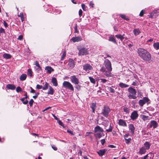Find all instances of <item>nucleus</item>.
I'll list each match as a JSON object with an SVG mask.
<instances>
[{"instance_id": "nucleus-1", "label": "nucleus", "mask_w": 159, "mask_h": 159, "mask_svg": "<svg viewBox=\"0 0 159 159\" xmlns=\"http://www.w3.org/2000/svg\"><path fill=\"white\" fill-rule=\"evenodd\" d=\"M103 66L101 68V70L102 72H104V75L108 77H111L113 75L111 74V71L112 68L111 63L110 61L108 59L105 60Z\"/></svg>"}, {"instance_id": "nucleus-2", "label": "nucleus", "mask_w": 159, "mask_h": 159, "mask_svg": "<svg viewBox=\"0 0 159 159\" xmlns=\"http://www.w3.org/2000/svg\"><path fill=\"white\" fill-rule=\"evenodd\" d=\"M137 52L139 55L143 60L148 61L151 60V55L147 50L139 48L138 49Z\"/></svg>"}, {"instance_id": "nucleus-3", "label": "nucleus", "mask_w": 159, "mask_h": 159, "mask_svg": "<svg viewBox=\"0 0 159 159\" xmlns=\"http://www.w3.org/2000/svg\"><path fill=\"white\" fill-rule=\"evenodd\" d=\"M94 131L95 137L99 139L102 136L101 133L103 131V130L99 126H97L95 128Z\"/></svg>"}, {"instance_id": "nucleus-4", "label": "nucleus", "mask_w": 159, "mask_h": 159, "mask_svg": "<svg viewBox=\"0 0 159 159\" xmlns=\"http://www.w3.org/2000/svg\"><path fill=\"white\" fill-rule=\"evenodd\" d=\"M111 111V109L108 106L104 107L102 110L101 114L105 117H107L109 116V114Z\"/></svg>"}, {"instance_id": "nucleus-5", "label": "nucleus", "mask_w": 159, "mask_h": 159, "mask_svg": "<svg viewBox=\"0 0 159 159\" xmlns=\"http://www.w3.org/2000/svg\"><path fill=\"white\" fill-rule=\"evenodd\" d=\"M63 86L65 88L73 91L74 88L72 85L69 82L65 81L63 83Z\"/></svg>"}, {"instance_id": "nucleus-6", "label": "nucleus", "mask_w": 159, "mask_h": 159, "mask_svg": "<svg viewBox=\"0 0 159 159\" xmlns=\"http://www.w3.org/2000/svg\"><path fill=\"white\" fill-rule=\"evenodd\" d=\"M79 52L78 54L79 56L86 55L89 54L87 49L85 48H82L78 49Z\"/></svg>"}, {"instance_id": "nucleus-7", "label": "nucleus", "mask_w": 159, "mask_h": 159, "mask_svg": "<svg viewBox=\"0 0 159 159\" xmlns=\"http://www.w3.org/2000/svg\"><path fill=\"white\" fill-rule=\"evenodd\" d=\"M70 79L72 83L75 85L78 84L79 83V80L78 78L76 77L75 75L71 76L70 77Z\"/></svg>"}, {"instance_id": "nucleus-8", "label": "nucleus", "mask_w": 159, "mask_h": 159, "mask_svg": "<svg viewBox=\"0 0 159 159\" xmlns=\"http://www.w3.org/2000/svg\"><path fill=\"white\" fill-rule=\"evenodd\" d=\"M139 115L137 111H134L131 114L130 118L133 120H134L137 118Z\"/></svg>"}, {"instance_id": "nucleus-9", "label": "nucleus", "mask_w": 159, "mask_h": 159, "mask_svg": "<svg viewBox=\"0 0 159 159\" xmlns=\"http://www.w3.org/2000/svg\"><path fill=\"white\" fill-rule=\"evenodd\" d=\"M83 69L85 70H93L92 67L89 64H85L83 65Z\"/></svg>"}, {"instance_id": "nucleus-10", "label": "nucleus", "mask_w": 159, "mask_h": 159, "mask_svg": "<svg viewBox=\"0 0 159 159\" xmlns=\"http://www.w3.org/2000/svg\"><path fill=\"white\" fill-rule=\"evenodd\" d=\"M68 66L71 68H73L75 66L74 61V60L71 59H70L69 61V63L68 64Z\"/></svg>"}, {"instance_id": "nucleus-11", "label": "nucleus", "mask_w": 159, "mask_h": 159, "mask_svg": "<svg viewBox=\"0 0 159 159\" xmlns=\"http://www.w3.org/2000/svg\"><path fill=\"white\" fill-rule=\"evenodd\" d=\"M82 40V38L80 36L73 37L71 39V40L74 43L81 41Z\"/></svg>"}, {"instance_id": "nucleus-12", "label": "nucleus", "mask_w": 159, "mask_h": 159, "mask_svg": "<svg viewBox=\"0 0 159 159\" xmlns=\"http://www.w3.org/2000/svg\"><path fill=\"white\" fill-rule=\"evenodd\" d=\"M157 126V122L155 120H152L150 122V124L149 125L150 128H152V126L153 128H156Z\"/></svg>"}, {"instance_id": "nucleus-13", "label": "nucleus", "mask_w": 159, "mask_h": 159, "mask_svg": "<svg viewBox=\"0 0 159 159\" xmlns=\"http://www.w3.org/2000/svg\"><path fill=\"white\" fill-rule=\"evenodd\" d=\"M129 128L132 134H134L135 129V128L134 125L132 124H129Z\"/></svg>"}, {"instance_id": "nucleus-14", "label": "nucleus", "mask_w": 159, "mask_h": 159, "mask_svg": "<svg viewBox=\"0 0 159 159\" xmlns=\"http://www.w3.org/2000/svg\"><path fill=\"white\" fill-rule=\"evenodd\" d=\"M128 91L130 93L129 94H136V91L135 89L132 88H129Z\"/></svg>"}, {"instance_id": "nucleus-15", "label": "nucleus", "mask_w": 159, "mask_h": 159, "mask_svg": "<svg viewBox=\"0 0 159 159\" xmlns=\"http://www.w3.org/2000/svg\"><path fill=\"white\" fill-rule=\"evenodd\" d=\"M45 70H47V73L51 74L52 71H53L54 69L51 66H47L45 67Z\"/></svg>"}, {"instance_id": "nucleus-16", "label": "nucleus", "mask_w": 159, "mask_h": 159, "mask_svg": "<svg viewBox=\"0 0 159 159\" xmlns=\"http://www.w3.org/2000/svg\"><path fill=\"white\" fill-rule=\"evenodd\" d=\"M118 124L120 126H126L127 124L126 122L122 119H120L119 120Z\"/></svg>"}, {"instance_id": "nucleus-17", "label": "nucleus", "mask_w": 159, "mask_h": 159, "mask_svg": "<svg viewBox=\"0 0 159 159\" xmlns=\"http://www.w3.org/2000/svg\"><path fill=\"white\" fill-rule=\"evenodd\" d=\"M146 152V149L144 147H143L140 149L138 153L141 155L144 154Z\"/></svg>"}, {"instance_id": "nucleus-18", "label": "nucleus", "mask_w": 159, "mask_h": 159, "mask_svg": "<svg viewBox=\"0 0 159 159\" xmlns=\"http://www.w3.org/2000/svg\"><path fill=\"white\" fill-rule=\"evenodd\" d=\"M51 82L52 83L53 85L55 86L57 85V82L56 78L55 77H53L52 79Z\"/></svg>"}, {"instance_id": "nucleus-19", "label": "nucleus", "mask_w": 159, "mask_h": 159, "mask_svg": "<svg viewBox=\"0 0 159 159\" xmlns=\"http://www.w3.org/2000/svg\"><path fill=\"white\" fill-rule=\"evenodd\" d=\"M106 151L105 149L100 150L99 151L97 152L98 153L100 156H102L104 155Z\"/></svg>"}, {"instance_id": "nucleus-20", "label": "nucleus", "mask_w": 159, "mask_h": 159, "mask_svg": "<svg viewBox=\"0 0 159 159\" xmlns=\"http://www.w3.org/2000/svg\"><path fill=\"white\" fill-rule=\"evenodd\" d=\"M6 87L7 89L11 90H14L16 89L15 86L13 84H8L7 85Z\"/></svg>"}, {"instance_id": "nucleus-21", "label": "nucleus", "mask_w": 159, "mask_h": 159, "mask_svg": "<svg viewBox=\"0 0 159 159\" xmlns=\"http://www.w3.org/2000/svg\"><path fill=\"white\" fill-rule=\"evenodd\" d=\"M3 58L7 59L11 58V56L8 53H4L3 55Z\"/></svg>"}, {"instance_id": "nucleus-22", "label": "nucleus", "mask_w": 159, "mask_h": 159, "mask_svg": "<svg viewBox=\"0 0 159 159\" xmlns=\"http://www.w3.org/2000/svg\"><path fill=\"white\" fill-rule=\"evenodd\" d=\"M119 85L120 87L122 88H127L129 86V85H128L127 84L123 83H122V82L120 83L119 84Z\"/></svg>"}, {"instance_id": "nucleus-23", "label": "nucleus", "mask_w": 159, "mask_h": 159, "mask_svg": "<svg viewBox=\"0 0 159 159\" xmlns=\"http://www.w3.org/2000/svg\"><path fill=\"white\" fill-rule=\"evenodd\" d=\"M91 107L92 109V112L94 113L95 111L96 108V103H93L92 104Z\"/></svg>"}, {"instance_id": "nucleus-24", "label": "nucleus", "mask_w": 159, "mask_h": 159, "mask_svg": "<svg viewBox=\"0 0 159 159\" xmlns=\"http://www.w3.org/2000/svg\"><path fill=\"white\" fill-rule=\"evenodd\" d=\"M54 92V89L52 88L50 86L49 88V90L48 92V94H50L51 95H53Z\"/></svg>"}, {"instance_id": "nucleus-25", "label": "nucleus", "mask_w": 159, "mask_h": 159, "mask_svg": "<svg viewBox=\"0 0 159 159\" xmlns=\"http://www.w3.org/2000/svg\"><path fill=\"white\" fill-rule=\"evenodd\" d=\"M144 145L145 147V148L146 149L148 150L149 149L151 145L149 142H146L144 143Z\"/></svg>"}, {"instance_id": "nucleus-26", "label": "nucleus", "mask_w": 159, "mask_h": 159, "mask_svg": "<svg viewBox=\"0 0 159 159\" xmlns=\"http://www.w3.org/2000/svg\"><path fill=\"white\" fill-rule=\"evenodd\" d=\"M27 77L26 75L23 74L20 76V79L21 81H24L25 80Z\"/></svg>"}, {"instance_id": "nucleus-27", "label": "nucleus", "mask_w": 159, "mask_h": 159, "mask_svg": "<svg viewBox=\"0 0 159 159\" xmlns=\"http://www.w3.org/2000/svg\"><path fill=\"white\" fill-rule=\"evenodd\" d=\"M141 118L144 120L146 121L147 120H149V118L148 116H146L144 115H142L141 116Z\"/></svg>"}, {"instance_id": "nucleus-28", "label": "nucleus", "mask_w": 159, "mask_h": 159, "mask_svg": "<svg viewBox=\"0 0 159 159\" xmlns=\"http://www.w3.org/2000/svg\"><path fill=\"white\" fill-rule=\"evenodd\" d=\"M136 94H129L128 97L130 99H136L137 98Z\"/></svg>"}, {"instance_id": "nucleus-29", "label": "nucleus", "mask_w": 159, "mask_h": 159, "mask_svg": "<svg viewBox=\"0 0 159 159\" xmlns=\"http://www.w3.org/2000/svg\"><path fill=\"white\" fill-rule=\"evenodd\" d=\"M133 32L135 35L137 36L139 35L140 33L139 30L138 29H135L133 30Z\"/></svg>"}, {"instance_id": "nucleus-30", "label": "nucleus", "mask_w": 159, "mask_h": 159, "mask_svg": "<svg viewBox=\"0 0 159 159\" xmlns=\"http://www.w3.org/2000/svg\"><path fill=\"white\" fill-rule=\"evenodd\" d=\"M26 98L25 97L22 98L20 99L21 101L24 104H26L28 103V101L26 99Z\"/></svg>"}, {"instance_id": "nucleus-31", "label": "nucleus", "mask_w": 159, "mask_h": 159, "mask_svg": "<svg viewBox=\"0 0 159 159\" xmlns=\"http://www.w3.org/2000/svg\"><path fill=\"white\" fill-rule=\"evenodd\" d=\"M115 37L118 39H120L121 41H122L124 39V37L123 36L120 34H117L115 36Z\"/></svg>"}, {"instance_id": "nucleus-32", "label": "nucleus", "mask_w": 159, "mask_h": 159, "mask_svg": "<svg viewBox=\"0 0 159 159\" xmlns=\"http://www.w3.org/2000/svg\"><path fill=\"white\" fill-rule=\"evenodd\" d=\"M153 46L154 48L157 50L159 49V42L154 43Z\"/></svg>"}, {"instance_id": "nucleus-33", "label": "nucleus", "mask_w": 159, "mask_h": 159, "mask_svg": "<svg viewBox=\"0 0 159 159\" xmlns=\"http://www.w3.org/2000/svg\"><path fill=\"white\" fill-rule=\"evenodd\" d=\"M109 41H111L115 43H116L115 39L113 36H111L109 38Z\"/></svg>"}, {"instance_id": "nucleus-34", "label": "nucleus", "mask_w": 159, "mask_h": 159, "mask_svg": "<svg viewBox=\"0 0 159 159\" xmlns=\"http://www.w3.org/2000/svg\"><path fill=\"white\" fill-rule=\"evenodd\" d=\"M139 105L141 107L143 106V105L145 103V102L143 99H140L139 100Z\"/></svg>"}, {"instance_id": "nucleus-35", "label": "nucleus", "mask_w": 159, "mask_h": 159, "mask_svg": "<svg viewBox=\"0 0 159 159\" xmlns=\"http://www.w3.org/2000/svg\"><path fill=\"white\" fill-rule=\"evenodd\" d=\"M48 84L47 82L45 83V84L44 85V87H42V89L43 90H45L48 89Z\"/></svg>"}, {"instance_id": "nucleus-36", "label": "nucleus", "mask_w": 159, "mask_h": 159, "mask_svg": "<svg viewBox=\"0 0 159 159\" xmlns=\"http://www.w3.org/2000/svg\"><path fill=\"white\" fill-rule=\"evenodd\" d=\"M119 16L121 17L125 20H129V19L126 18V16L124 14H120Z\"/></svg>"}, {"instance_id": "nucleus-37", "label": "nucleus", "mask_w": 159, "mask_h": 159, "mask_svg": "<svg viewBox=\"0 0 159 159\" xmlns=\"http://www.w3.org/2000/svg\"><path fill=\"white\" fill-rule=\"evenodd\" d=\"M27 75L31 77L32 76V71L31 69H29L28 70Z\"/></svg>"}, {"instance_id": "nucleus-38", "label": "nucleus", "mask_w": 159, "mask_h": 159, "mask_svg": "<svg viewBox=\"0 0 159 159\" xmlns=\"http://www.w3.org/2000/svg\"><path fill=\"white\" fill-rule=\"evenodd\" d=\"M123 111L124 112H125L126 113H129V109L126 107H124L123 108Z\"/></svg>"}, {"instance_id": "nucleus-39", "label": "nucleus", "mask_w": 159, "mask_h": 159, "mask_svg": "<svg viewBox=\"0 0 159 159\" xmlns=\"http://www.w3.org/2000/svg\"><path fill=\"white\" fill-rule=\"evenodd\" d=\"M66 51H64L63 52V53L62 56L61 58V60H63L64 59L65 57L66 56Z\"/></svg>"}, {"instance_id": "nucleus-40", "label": "nucleus", "mask_w": 159, "mask_h": 159, "mask_svg": "<svg viewBox=\"0 0 159 159\" xmlns=\"http://www.w3.org/2000/svg\"><path fill=\"white\" fill-rule=\"evenodd\" d=\"M89 78L91 83L93 84H95V81L94 79L91 77H89Z\"/></svg>"}, {"instance_id": "nucleus-41", "label": "nucleus", "mask_w": 159, "mask_h": 159, "mask_svg": "<svg viewBox=\"0 0 159 159\" xmlns=\"http://www.w3.org/2000/svg\"><path fill=\"white\" fill-rule=\"evenodd\" d=\"M58 123L61 126H62L64 128H65V126L64 125L63 123L60 120H58L57 121Z\"/></svg>"}, {"instance_id": "nucleus-42", "label": "nucleus", "mask_w": 159, "mask_h": 159, "mask_svg": "<svg viewBox=\"0 0 159 159\" xmlns=\"http://www.w3.org/2000/svg\"><path fill=\"white\" fill-rule=\"evenodd\" d=\"M112 127L111 126V125L109 126V128L108 129H107L106 131L107 132H111L112 131Z\"/></svg>"}, {"instance_id": "nucleus-43", "label": "nucleus", "mask_w": 159, "mask_h": 159, "mask_svg": "<svg viewBox=\"0 0 159 159\" xmlns=\"http://www.w3.org/2000/svg\"><path fill=\"white\" fill-rule=\"evenodd\" d=\"M22 91V90L21 89L20 87L18 86L17 87V88L16 89V91L17 92L19 93V92H21Z\"/></svg>"}, {"instance_id": "nucleus-44", "label": "nucleus", "mask_w": 159, "mask_h": 159, "mask_svg": "<svg viewBox=\"0 0 159 159\" xmlns=\"http://www.w3.org/2000/svg\"><path fill=\"white\" fill-rule=\"evenodd\" d=\"M125 140L126 143L127 144H128L129 143H130V142L131 140V139L130 138H129L128 139H125Z\"/></svg>"}, {"instance_id": "nucleus-45", "label": "nucleus", "mask_w": 159, "mask_h": 159, "mask_svg": "<svg viewBox=\"0 0 159 159\" xmlns=\"http://www.w3.org/2000/svg\"><path fill=\"white\" fill-rule=\"evenodd\" d=\"M34 64L37 67H38L39 68L41 69V67L40 66V65L38 61H36L35 62Z\"/></svg>"}, {"instance_id": "nucleus-46", "label": "nucleus", "mask_w": 159, "mask_h": 159, "mask_svg": "<svg viewBox=\"0 0 159 159\" xmlns=\"http://www.w3.org/2000/svg\"><path fill=\"white\" fill-rule=\"evenodd\" d=\"M81 86L79 85H76L75 86V88L77 89L78 90H80L81 89Z\"/></svg>"}, {"instance_id": "nucleus-47", "label": "nucleus", "mask_w": 159, "mask_h": 159, "mask_svg": "<svg viewBox=\"0 0 159 159\" xmlns=\"http://www.w3.org/2000/svg\"><path fill=\"white\" fill-rule=\"evenodd\" d=\"M33 102H34L33 100L32 99H31L29 102V104L30 107H32V106Z\"/></svg>"}, {"instance_id": "nucleus-48", "label": "nucleus", "mask_w": 159, "mask_h": 159, "mask_svg": "<svg viewBox=\"0 0 159 159\" xmlns=\"http://www.w3.org/2000/svg\"><path fill=\"white\" fill-rule=\"evenodd\" d=\"M74 29H75V33H79V31L78 30H77V24H76L75 25V27H74Z\"/></svg>"}, {"instance_id": "nucleus-49", "label": "nucleus", "mask_w": 159, "mask_h": 159, "mask_svg": "<svg viewBox=\"0 0 159 159\" xmlns=\"http://www.w3.org/2000/svg\"><path fill=\"white\" fill-rule=\"evenodd\" d=\"M143 100L146 103V102H148L149 101V99H148V98L144 97L143 98Z\"/></svg>"}, {"instance_id": "nucleus-50", "label": "nucleus", "mask_w": 159, "mask_h": 159, "mask_svg": "<svg viewBox=\"0 0 159 159\" xmlns=\"http://www.w3.org/2000/svg\"><path fill=\"white\" fill-rule=\"evenodd\" d=\"M109 91L110 92L112 93H114L115 92L114 89L111 87H110L109 88Z\"/></svg>"}, {"instance_id": "nucleus-51", "label": "nucleus", "mask_w": 159, "mask_h": 159, "mask_svg": "<svg viewBox=\"0 0 159 159\" xmlns=\"http://www.w3.org/2000/svg\"><path fill=\"white\" fill-rule=\"evenodd\" d=\"M39 92L37 93H35V95L33 96V98L35 99H36L37 98V97L38 96V95H39Z\"/></svg>"}, {"instance_id": "nucleus-52", "label": "nucleus", "mask_w": 159, "mask_h": 159, "mask_svg": "<svg viewBox=\"0 0 159 159\" xmlns=\"http://www.w3.org/2000/svg\"><path fill=\"white\" fill-rule=\"evenodd\" d=\"M36 88L37 89H42V86L39 84H37L36 86Z\"/></svg>"}, {"instance_id": "nucleus-53", "label": "nucleus", "mask_w": 159, "mask_h": 159, "mask_svg": "<svg viewBox=\"0 0 159 159\" xmlns=\"http://www.w3.org/2000/svg\"><path fill=\"white\" fill-rule=\"evenodd\" d=\"M81 7H82V9H83V10H84V11L86 10V7L85 5L84 4H82Z\"/></svg>"}, {"instance_id": "nucleus-54", "label": "nucleus", "mask_w": 159, "mask_h": 159, "mask_svg": "<svg viewBox=\"0 0 159 159\" xmlns=\"http://www.w3.org/2000/svg\"><path fill=\"white\" fill-rule=\"evenodd\" d=\"M5 31L2 28H0V33H4Z\"/></svg>"}, {"instance_id": "nucleus-55", "label": "nucleus", "mask_w": 159, "mask_h": 159, "mask_svg": "<svg viewBox=\"0 0 159 159\" xmlns=\"http://www.w3.org/2000/svg\"><path fill=\"white\" fill-rule=\"evenodd\" d=\"M52 148L55 151H56L57 149V148L55 145H52Z\"/></svg>"}, {"instance_id": "nucleus-56", "label": "nucleus", "mask_w": 159, "mask_h": 159, "mask_svg": "<svg viewBox=\"0 0 159 159\" xmlns=\"http://www.w3.org/2000/svg\"><path fill=\"white\" fill-rule=\"evenodd\" d=\"M143 14H144V10H143L141 11V12L139 14V16H143Z\"/></svg>"}, {"instance_id": "nucleus-57", "label": "nucleus", "mask_w": 159, "mask_h": 159, "mask_svg": "<svg viewBox=\"0 0 159 159\" xmlns=\"http://www.w3.org/2000/svg\"><path fill=\"white\" fill-rule=\"evenodd\" d=\"M83 11L81 9H80L79 11V14L80 16H81L82 14Z\"/></svg>"}, {"instance_id": "nucleus-58", "label": "nucleus", "mask_w": 159, "mask_h": 159, "mask_svg": "<svg viewBox=\"0 0 159 159\" xmlns=\"http://www.w3.org/2000/svg\"><path fill=\"white\" fill-rule=\"evenodd\" d=\"M23 36L22 35H20L19 36L18 38V39H19L20 40H21L23 39Z\"/></svg>"}, {"instance_id": "nucleus-59", "label": "nucleus", "mask_w": 159, "mask_h": 159, "mask_svg": "<svg viewBox=\"0 0 159 159\" xmlns=\"http://www.w3.org/2000/svg\"><path fill=\"white\" fill-rule=\"evenodd\" d=\"M105 139H102L101 140V143L102 145H104L105 143Z\"/></svg>"}, {"instance_id": "nucleus-60", "label": "nucleus", "mask_w": 159, "mask_h": 159, "mask_svg": "<svg viewBox=\"0 0 159 159\" xmlns=\"http://www.w3.org/2000/svg\"><path fill=\"white\" fill-rule=\"evenodd\" d=\"M30 88L31 89V91H30V93H35V91L31 87H30Z\"/></svg>"}, {"instance_id": "nucleus-61", "label": "nucleus", "mask_w": 159, "mask_h": 159, "mask_svg": "<svg viewBox=\"0 0 159 159\" xmlns=\"http://www.w3.org/2000/svg\"><path fill=\"white\" fill-rule=\"evenodd\" d=\"M100 80H101V82L103 83H105L107 81V80L105 79H100Z\"/></svg>"}, {"instance_id": "nucleus-62", "label": "nucleus", "mask_w": 159, "mask_h": 159, "mask_svg": "<svg viewBox=\"0 0 159 159\" xmlns=\"http://www.w3.org/2000/svg\"><path fill=\"white\" fill-rule=\"evenodd\" d=\"M89 5L92 6V7H93L94 5L93 2L92 1L91 2L89 3Z\"/></svg>"}, {"instance_id": "nucleus-63", "label": "nucleus", "mask_w": 159, "mask_h": 159, "mask_svg": "<svg viewBox=\"0 0 159 159\" xmlns=\"http://www.w3.org/2000/svg\"><path fill=\"white\" fill-rule=\"evenodd\" d=\"M3 24H4V26L6 28H7V23L5 21H3Z\"/></svg>"}, {"instance_id": "nucleus-64", "label": "nucleus", "mask_w": 159, "mask_h": 159, "mask_svg": "<svg viewBox=\"0 0 159 159\" xmlns=\"http://www.w3.org/2000/svg\"><path fill=\"white\" fill-rule=\"evenodd\" d=\"M148 154H147L146 155H145L143 159H147V158L148 157H149V156H148Z\"/></svg>"}]
</instances>
